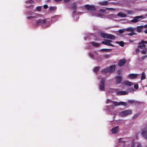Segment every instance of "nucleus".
<instances>
[{"label": "nucleus", "instance_id": "1", "mask_svg": "<svg viewBox=\"0 0 147 147\" xmlns=\"http://www.w3.org/2000/svg\"><path fill=\"white\" fill-rule=\"evenodd\" d=\"M132 113V111L131 110L127 109L119 113V114L121 116L124 117Z\"/></svg>", "mask_w": 147, "mask_h": 147}, {"label": "nucleus", "instance_id": "2", "mask_svg": "<svg viewBox=\"0 0 147 147\" xmlns=\"http://www.w3.org/2000/svg\"><path fill=\"white\" fill-rule=\"evenodd\" d=\"M47 22V19H46L43 20L39 19L36 21L34 26L35 27H36L38 25H41L42 24L44 25H45L46 24H47V23H46Z\"/></svg>", "mask_w": 147, "mask_h": 147}, {"label": "nucleus", "instance_id": "3", "mask_svg": "<svg viewBox=\"0 0 147 147\" xmlns=\"http://www.w3.org/2000/svg\"><path fill=\"white\" fill-rule=\"evenodd\" d=\"M111 42H112V41L110 40L105 39L103 40V41L101 43L103 45L114 47V45L111 43Z\"/></svg>", "mask_w": 147, "mask_h": 147}, {"label": "nucleus", "instance_id": "4", "mask_svg": "<svg viewBox=\"0 0 147 147\" xmlns=\"http://www.w3.org/2000/svg\"><path fill=\"white\" fill-rule=\"evenodd\" d=\"M84 7L87 10L93 11L96 10V8L93 5H91L88 4H86L84 5Z\"/></svg>", "mask_w": 147, "mask_h": 147}, {"label": "nucleus", "instance_id": "5", "mask_svg": "<svg viewBox=\"0 0 147 147\" xmlns=\"http://www.w3.org/2000/svg\"><path fill=\"white\" fill-rule=\"evenodd\" d=\"M105 79L102 78L100 81V84L99 85V89L101 90L104 91Z\"/></svg>", "mask_w": 147, "mask_h": 147}, {"label": "nucleus", "instance_id": "6", "mask_svg": "<svg viewBox=\"0 0 147 147\" xmlns=\"http://www.w3.org/2000/svg\"><path fill=\"white\" fill-rule=\"evenodd\" d=\"M143 18V16H136L131 20V22H132L136 23L139 21V19L140 18Z\"/></svg>", "mask_w": 147, "mask_h": 147}, {"label": "nucleus", "instance_id": "7", "mask_svg": "<svg viewBox=\"0 0 147 147\" xmlns=\"http://www.w3.org/2000/svg\"><path fill=\"white\" fill-rule=\"evenodd\" d=\"M107 67L108 68V72L112 73L115 70V65H113Z\"/></svg>", "mask_w": 147, "mask_h": 147}, {"label": "nucleus", "instance_id": "8", "mask_svg": "<svg viewBox=\"0 0 147 147\" xmlns=\"http://www.w3.org/2000/svg\"><path fill=\"white\" fill-rule=\"evenodd\" d=\"M142 135L145 139H147V129H143L142 131Z\"/></svg>", "mask_w": 147, "mask_h": 147}, {"label": "nucleus", "instance_id": "9", "mask_svg": "<svg viewBox=\"0 0 147 147\" xmlns=\"http://www.w3.org/2000/svg\"><path fill=\"white\" fill-rule=\"evenodd\" d=\"M125 59H121L119 60L118 62V65L120 66L123 65L126 63Z\"/></svg>", "mask_w": 147, "mask_h": 147}, {"label": "nucleus", "instance_id": "10", "mask_svg": "<svg viewBox=\"0 0 147 147\" xmlns=\"http://www.w3.org/2000/svg\"><path fill=\"white\" fill-rule=\"evenodd\" d=\"M116 84H118L121 83V81L122 79V76H117L115 77Z\"/></svg>", "mask_w": 147, "mask_h": 147}, {"label": "nucleus", "instance_id": "11", "mask_svg": "<svg viewBox=\"0 0 147 147\" xmlns=\"http://www.w3.org/2000/svg\"><path fill=\"white\" fill-rule=\"evenodd\" d=\"M71 8L73 9V15H74L75 14L77 10V6L76 4L75 3H74L72 4Z\"/></svg>", "mask_w": 147, "mask_h": 147}, {"label": "nucleus", "instance_id": "12", "mask_svg": "<svg viewBox=\"0 0 147 147\" xmlns=\"http://www.w3.org/2000/svg\"><path fill=\"white\" fill-rule=\"evenodd\" d=\"M119 129V127L118 126H117L112 128L111 130L113 134H116L118 131Z\"/></svg>", "mask_w": 147, "mask_h": 147}, {"label": "nucleus", "instance_id": "13", "mask_svg": "<svg viewBox=\"0 0 147 147\" xmlns=\"http://www.w3.org/2000/svg\"><path fill=\"white\" fill-rule=\"evenodd\" d=\"M138 44L139 45L138 46V48L141 49L142 47L145 48L146 47V45L144 44L142 40L140 42H139Z\"/></svg>", "mask_w": 147, "mask_h": 147}, {"label": "nucleus", "instance_id": "14", "mask_svg": "<svg viewBox=\"0 0 147 147\" xmlns=\"http://www.w3.org/2000/svg\"><path fill=\"white\" fill-rule=\"evenodd\" d=\"M107 35V39L114 40L115 38V36L113 35L108 34Z\"/></svg>", "mask_w": 147, "mask_h": 147}, {"label": "nucleus", "instance_id": "15", "mask_svg": "<svg viewBox=\"0 0 147 147\" xmlns=\"http://www.w3.org/2000/svg\"><path fill=\"white\" fill-rule=\"evenodd\" d=\"M90 43L92 45L96 47H98L100 45L98 43L93 41L91 42Z\"/></svg>", "mask_w": 147, "mask_h": 147}, {"label": "nucleus", "instance_id": "16", "mask_svg": "<svg viewBox=\"0 0 147 147\" xmlns=\"http://www.w3.org/2000/svg\"><path fill=\"white\" fill-rule=\"evenodd\" d=\"M137 76V74H131L129 75V77L131 79H134L136 78Z\"/></svg>", "mask_w": 147, "mask_h": 147}, {"label": "nucleus", "instance_id": "17", "mask_svg": "<svg viewBox=\"0 0 147 147\" xmlns=\"http://www.w3.org/2000/svg\"><path fill=\"white\" fill-rule=\"evenodd\" d=\"M143 28V26H138L136 28V31L138 32H140L142 31V30Z\"/></svg>", "mask_w": 147, "mask_h": 147}, {"label": "nucleus", "instance_id": "18", "mask_svg": "<svg viewBox=\"0 0 147 147\" xmlns=\"http://www.w3.org/2000/svg\"><path fill=\"white\" fill-rule=\"evenodd\" d=\"M108 34H106L104 33H101L100 35L103 38H107Z\"/></svg>", "mask_w": 147, "mask_h": 147}, {"label": "nucleus", "instance_id": "19", "mask_svg": "<svg viewBox=\"0 0 147 147\" xmlns=\"http://www.w3.org/2000/svg\"><path fill=\"white\" fill-rule=\"evenodd\" d=\"M123 83L124 84L129 86H130L132 85V84L131 82L128 81L124 82Z\"/></svg>", "mask_w": 147, "mask_h": 147}, {"label": "nucleus", "instance_id": "20", "mask_svg": "<svg viewBox=\"0 0 147 147\" xmlns=\"http://www.w3.org/2000/svg\"><path fill=\"white\" fill-rule=\"evenodd\" d=\"M126 31L129 32H134V29L132 27H129L125 29Z\"/></svg>", "mask_w": 147, "mask_h": 147}, {"label": "nucleus", "instance_id": "21", "mask_svg": "<svg viewBox=\"0 0 147 147\" xmlns=\"http://www.w3.org/2000/svg\"><path fill=\"white\" fill-rule=\"evenodd\" d=\"M117 16H118L121 18L125 17L126 16V14H123L121 13H118Z\"/></svg>", "mask_w": 147, "mask_h": 147}, {"label": "nucleus", "instance_id": "22", "mask_svg": "<svg viewBox=\"0 0 147 147\" xmlns=\"http://www.w3.org/2000/svg\"><path fill=\"white\" fill-rule=\"evenodd\" d=\"M116 43L117 44H119L121 46L123 47L124 45V43L122 41H116Z\"/></svg>", "mask_w": 147, "mask_h": 147}, {"label": "nucleus", "instance_id": "23", "mask_svg": "<svg viewBox=\"0 0 147 147\" xmlns=\"http://www.w3.org/2000/svg\"><path fill=\"white\" fill-rule=\"evenodd\" d=\"M112 50V49H101L100 51L101 52H108V51H111Z\"/></svg>", "mask_w": 147, "mask_h": 147}, {"label": "nucleus", "instance_id": "24", "mask_svg": "<svg viewBox=\"0 0 147 147\" xmlns=\"http://www.w3.org/2000/svg\"><path fill=\"white\" fill-rule=\"evenodd\" d=\"M118 95H125L127 94L126 92L123 91H121L117 93Z\"/></svg>", "mask_w": 147, "mask_h": 147}, {"label": "nucleus", "instance_id": "25", "mask_svg": "<svg viewBox=\"0 0 147 147\" xmlns=\"http://www.w3.org/2000/svg\"><path fill=\"white\" fill-rule=\"evenodd\" d=\"M101 72L103 74H106L107 72H108V68L107 67L106 68L103 69H102Z\"/></svg>", "mask_w": 147, "mask_h": 147}, {"label": "nucleus", "instance_id": "26", "mask_svg": "<svg viewBox=\"0 0 147 147\" xmlns=\"http://www.w3.org/2000/svg\"><path fill=\"white\" fill-rule=\"evenodd\" d=\"M100 4L102 5H108V3L107 1H105L100 2Z\"/></svg>", "mask_w": 147, "mask_h": 147}, {"label": "nucleus", "instance_id": "27", "mask_svg": "<svg viewBox=\"0 0 147 147\" xmlns=\"http://www.w3.org/2000/svg\"><path fill=\"white\" fill-rule=\"evenodd\" d=\"M146 78V76L145 74V73L144 72H143L142 74L141 80H142L145 79Z\"/></svg>", "mask_w": 147, "mask_h": 147}, {"label": "nucleus", "instance_id": "28", "mask_svg": "<svg viewBox=\"0 0 147 147\" xmlns=\"http://www.w3.org/2000/svg\"><path fill=\"white\" fill-rule=\"evenodd\" d=\"M112 103L115 106H119V102L113 101Z\"/></svg>", "mask_w": 147, "mask_h": 147}, {"label": "nucleus", "instance_id": "29", "mask_svg": "<svg viewBox=\"0 0 147 147\" xmlns=\"http://www.w3.org/2000/svg\"><path fill=\"white\" fill-rule=\"evenodd\" d=\"M56 9H57V7H56L51 6V7H50L49 8V10L50 11H53V10L55 11Z\"/></svg>", "mask_w": 147, "mask_h": 147}, {"label": "nucleus", "instance_id": "30", "mask_svg": "<svg viewBox=\"0 0 147 147\" xmlns=\"http://www.w3.org/2000/svg\"><path fill=\"white\" fill-rule=\"evenodd\" d=\"M120 105H124L125 106H126L127 105L126 103L123 102H120L119 104V106Z\"/></svg>", "mask_w": 147, "mask_h": 147}, {"label": "nucleus", "instance_id": "31", "mask_svg": "<svg viewBox=\"0 0 147 147\" xmlns=\"http://www.w3.org/2000/svg\"><path fill=\"white\" fill-rule=\"evenodd\" d=\"M140 114V113H138L136 114V115H134L133 117V118L134 119H136L137 117Z\"/></svg>", "mask_w": 147, "mask_h": 147}, {"label": "nucleus", "instance_id": "32", "mask_svg": "<svg viewBox=\"0 0 147 147\" xmlns=\"http://www.w3.org/2000/svg\"><path fill=\"white\" fill-rule=\"evenodd\" d=\"M115 15L114 14H111L108 16V18H111L112 17H115Z\"/></svg>", "mask_w": 147, "mask_h": 147}, {"label": "nucleus", "instance_id": "33", "mask_svg": "<svg viewBox=\"0 0 147 147\" xmlns=\"http://www.w3.org/2000/svg\"><path fill=\"white\" fill-rule=\"evenodd\" d=\"M110 57V55L106 54L103 55V57L105 59L109 58Z\"/></svg>", "mask_w": 147, "mask_h": 147}, {"label": "nucleus", "instance_id": "34", "mask_svg": "<svg viewBox=\"0 0 147 147\" xmlns=\"http://www.w3.org/2000/svg\"><path fill=\"white\" fill-rule=\"evenodd\" d=\"M99 67H95L94 69V71L95 72H97V71H99Z\"/></svg>", "mask_w": 147, "mask_h": 147}, {"label": "nucleus", "instance_id": "35", "mask_svg": "<svg viewBox=\"0 0 147 147\" xmlns=\"http://www.w3.org/2000/svg\"><path fill=\"white\" fill-rule=\"evenodd\" d=\"M125 29L119 30L118 31V32L120 34H122L125 32Z\"/></svg>", "mask_w": 147, "mask_h": 147}, {"label": "nucleus", "instance_id": "36", "mask_svg": "<svg viewBox=\"0 0 147 147\" xmlns=\"http://www.w3.org/2000/svg\"><path fill=\"white\" fill-rule=\"evenodd\" d=\"M106 9H100L99 11L100 12H102V13H105L106 12Z\"/></svg>", "mask_w": 147, "mask_h": 147}, {"label": "nucleus", "instance_id": "37", "mask_svg": "<svg viewBox=\"0 0 147 147\" xmlns=\"http://www.w3.org/2000/svg\"><path fill=\"white\" fill-rule=\"evenodd\" d=\"M106 9L112 11H115L116 10L115 9L112 8H106Z\"/></svg>", "mask_w": 147, "mask_h": 147}, {"label": "nucleus", "instance_id": "38", "mask_svg": "<svg viewBox=\"0 0 147 147\" xmlns=\"http://www.w3.org/2000/svg\"><path fill=\"white\" fill-rule=\"evenodd\" d=\"M36 9L38 11H40L41 10V6H37L36 7Z\"/></svg>", "mask_w": 147, "mask_h": 147}, {"label": "nucleus", "instance_id": "39", "mask_svg": "<svg viewBox=\"0 0 147 147\" xmlns=\"http://www.w3.org/2000/svg\"><path fill=\"white\" fill-rule=\"evenodd\" d=\"M131 32L128 34V35L132 36L135 34L134 32Z\"/></svg>", "mask_w": 147, "mask_h": 147}, {"label": "nucleus", "instance_id": "40", "mask_svg": "<svg viewBox=\"0 0 147 147\" xmlns=\"http://www.w3.org/2000/svg\"><path fill=\"white\" fill-rule=\"evenodd\" d=\"M147 51V49L146 50H143L142 51V53L143 54H146V53Z\"/></svg>", "mask_w": 147, "mask_h": 147}, {"label": "nucleus", "instance_id": "41", "mask_svg": "<svg viewBox=\"0 0 147 147\" xmlns=\"http://www.w3.org/2000/svg\"><path fill=\"white\" fill-rule=\"evenodd\" d=\"M89 56L91 58H94V56L92 54L90 53H89Z\"/></svg>", "mask_w": 147, "mask_h": 147}, {"label": "nucleus", "instance_id": "42", "mask_svg": "<svg viewBox=\"0 0 147 147\" xmlns=\"http://www.w3.org/2000/svg\"><path fill=\"white\" fill-rule=\"evenodd\" d=\"M128 102L129 103L132 104L134 103V100H128Z\"/></svg>", "mask_w": 147, "mask_h": 147}, {"label": "nucleus", "instance_id": "43", "mask_svg": "<svg viewBox=\"0 0 147 147\" xmlns=\"http://www.w3.org/2000/svg\"><path fill=\"white\" fill-rule=\"evenodd\" d=\"M140 51V49H137L136 50V54H138L139 53Z\"/></svg>", "mask_w": 147, "mask_h": 147}, {"label": "nucleus", "instance_id": "44", "mask_svg": "<svg viewBox=\"0 0 147 147\" xmlns=\"http://www.w3.org/2000/svg\"><path fill=\"white\" fill-rule=\"evenodd\" d=\"M134 88L136 89H137L138 88V84H135L134 86Z\"/></svg>", "mask_w": 147, "mask_h": 147}, {"label": "nucleus", "instance_id": "45", "mask_svg": "<svg viewBox=\"0 0 147 147\" xmlns=\"http://www.w3.org/2000/svg\"><path fill=\"white\" fill-rule=\"evenodd\" d=\"M147 57V55L144 56L142 57V60H144V59H145Z\"/></svg>", "mask_w": 147, "mask_h": 147}, {"label": "nucleus", "instance_id": "46", "mask_svg": "<svg viewBox=\"0 0 147 147\" xmlns=\"http://www.w3.org/2000/svg\"><path fill=\"white\" fill-rule=\"evenodd\" d=\"M43 7L45 9H47L48 7V6L47 5H45L43 6Z\"/></svg>", "mask_w": 147, "mask_h": 147}, {"label": "nucleus", "instance_id": "47", "mask_svg": "<svg viewBox=\"0 0 147 147\" xmlns=\"http://www.w3.org/2000/svg\"><path fill=\"white\" fill-rule=\"evenodd\" d=\"M112 101L110 99H108L107 101V103H108L109 102H112Z\"/></svg>", "mask_w": 147, "mask_h": 147}, {"label": "nucleus", "instance_id": "48", "mask_svg": "<svg viewBox=\"0 0 147 147\" xmlns=\"http://www.w3.org/2000/svg\"><path fill=\"white\" fill-rule=\"evenodd\" d=\"M122 143L123 144V146H125V142L124 141H123L122 142Z\"/></svg>", "mask_w": 147, "mask_h": 147}, {"label": "nucleus", "instance_id": "49", "mask_svg": "<svg viewBox=\"0 0 147 147\" xmlns=\"http://www.w3.org/2000/svg\"><path fill=\"white\" fill-rule=\"evenodd\" d=\"M34 16H29L27 18L28 20H30L31 18H33Z\"/></svg>", "mask_w": 147, "mask_h": 147}, {"label": "nucleus", "instance_id": "50", "mask_svg": "<svg viewBox=\"0 0 147 147\" xmlns=\"http://www.w3.org/2000/svg\"><path fill=\"white\" fill-rule=\"evenodd\" d=\"M122 139L121 138L120 139H119V143H121V142H122L123 141H122Z\"/></svg>", "mask_w": 147, "mask_h": 147}, {"label": "nucleus", "instance_id": "51", "mask_svg": "<svg viewBox=\"0 0 147 147\" xmlns=\"http://www.w3.org/2000/svg\"><path fill=\"white\" fill-rule=\"evenodd\" d=\"M27 2L29 3H33V1L32 0H30L28 1Z\"/></svg>", "mask_w": 147, "mask_h": 147}, {"label": "nucleus", "instance_id": "52", "mask_svg": "<svg viewBox=\"0 0 147 147\" xmlns=\"http://www.w3.org/2000/svg\"><path fill=\"white\" fill-rule=\"evenodd\" d=\"M144 43V44H147V41H144V40H142Z\"/></svg>", "mask_w": 147, "mask_h": 147}, {"label": "nucleus", "instance_id": "53", "mask_svg": "<svg viewBox=\"0 0 147 147\" xmlns=\"http://www.w3.org/2000/svg\"><path fill=\"white\" fill-rule=\"evenodd\" d=\"M137 147H142V145L140 144H139L137 146Z\"/></svg>", "mask_w": 147, "mask_h": 147}, {"label": "nucleus", "instance_id": "54", "mask_svg": "<svg viewBox=\"0 0 147 147\" xmlns=\"http://www.w3.org/2000/svg\"><path fill=\"white\" fill-rule=\"evenodd\" d=\"M63 0H55V1L56 2H60Z\"/></svg>", "mask_w": 147, "mask_h": 147}, {"label": "nucleus", "instance_id": "55", "mask_svg": "<svg viewBox=\"0 0 147 147\" xmlns=\"http://www.w3.org/2000/svg\"><path fill=\"white\" fill-rule=\"evenodd\" d=\"M131 147H135L134 144L133 142L132 143Z\"/></svg>", "mask_w": 147, "mask_h": 147}, {"label": "nucleus", "instance_id": "56", "mask_svg": "<svg viewBox=\"0 0 147 147\" xmlns=\"http://www.w3.org/2000/svg\"><path fill=\"white\" fill-rule=\"evenodd\" d=\"M143 26V27H144L145 28H147V24Z\"/></svg>", "mask_w": 147, "mask_h": 147}, {"label": "nucleus", "instance_id": "57", "mask_svg": "<svg viewBox=\"0 0 147 147\" xmlns=\"http://www.w3.org/2000/svg\"><path fill=\"white\" fill-rule=\"evenodd\" d=\"M129 42H134V40H129Z\"/></svg>", "mask_w": 147, "mask_h": 147}, {"label": "nucleus", "instance_id": "58", "mask_svg": "<svg viewBox=\"0 0 147 147\" xmlns=\"http://www.w3.org/2000/svg\"><path fill=\"white\" fill-rule=\"evenodd\" d=\"M64 1L65 2H67L69 1L70 0H64Z\"/></svg>", "mask_w": 147, "mask_h": 147}, {"label": "nucleus", "instance_id": "59", "mask_svg": "<svg viewBox=\"0 0 147 147\" xmlns=\"http://www.w3.org/2000/svg\"><path fill=\"white\" fill-rule=\"evenodd\" d=\"M144 32L145 33L147 34V29H146L144 31Z\"/></svg>", "mask_w": 147, "mask_h": 147}, {"label": "nucleus", "instance_id": "60", "mask_svg": "<svg viewBox=\"0 0 147 147\" xmlns=\"http://www.w3.org/2000/svg\"><path fill=\"white\" fill-rule=\"evenodd\" d=\"M145 129H147V124L146 125V128Z\"/></svg>", "mask_w": 147, "mask_h": 147}, {"label": "nucleus", "instance_id": "61", "mask_svg": "<svg viewBox=\"0 0 147 147\" xmlns=\"http://www.w3.org/2000/svg\"><path fill=\"white\" fill-rule=\"evenodd\" d=\"M138 134H137V135H136V138H138Z\"/></svg>", "mask_w": 147, "mask_h": 147}, {"label": "nucleus", "instance_id": "62", "mask_svg": "<svg viewBox=\"0 0 147 147\" xmlns=\"http://www.w3.org/2000/svg\"><path fill=\"white\" fill-rule=\"evenodd\" d=\"M111 107H112V108H113V107H114V106H113V105H112V106H111Z\"/></svg>", "mask_w": 147, "mask_h": 147}]
</instances>
